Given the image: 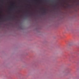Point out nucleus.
Listing matches in <instances>:
<instances>
[{
  "instance_id": "f03ea898",
  "label": "nucleus",
  "mask_w": 79,
  "mask_h": 79,
  "mask_svg": "<svg viewBox=\"0 0 79 79\" xmlns=\"http://www.w3.org/2000/svg\"><path fill=\"white\" fill-rule=\"evenodd\" d=\"M4 21H5V19H4Z\"/></svg>"
},
{
  "instance_id": "f257e3e1",
  "label": "nucleus",
  "mask_w": 79,
  "mask_h": 79,
  "mask_svg": "<svg viewBox=\"0 0 79 79\" xmlns=\"http://www.w3.org/2000/svg\"><path fill=\"white\" fill-rule=\"evenodd\" d=\"M0 19H2V18H0Z\"/></svg>"
},
{
  "instance_id": "7ed1b4c3",
  "label": "nucleus",
  "mask_w": 79,
  "mask_h": 79,
  "mask_svg": "<svg viewBox=\"0 0 79 79\" xmlns=\"http://www.w3.org/2000/svg\"><path fill=\"white\" fill-rule=\"evenodd\" d=\"M10 9H11V8H10Z\"/></svg>"
},
{
  "instance_id": "20e7f679",
  "label": "nucleus",
  "mask_w": 79,
  "mask_h": 79,
  "mask_svg": "<svg viewBox=\"0 0 79 79\" xmlns=\"http://www.w3.org/2000/svg\"><path fill=\"white\" fill-rule=\"evenodd\" d=\"M44 12H45V11H44Z\"/></svg>"
}]
</instances>
